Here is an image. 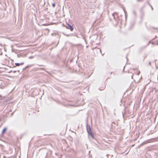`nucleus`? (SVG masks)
I'll use <instances>...</instances> for the list:
<instances>
[{
	"label": "nucleus",
	"instance_id": "f3484780",
	"mask_svg": "<svg viewBox=\"0 0 158 158\" xmlns=\"http://www.w3.org/2000/svg\"><path fill=\"white\" fill-rule=\"evenodd\" d=\"M0 99L1 100L2 99V96H0Z\"/></svg>",
	"mask_w": 158,
	"mask_h": 158
},
{
	"label": "nucleus",
	"instance_id": "9d476101",
	"mask_svg": "<svg viewBox=\"0 0 158 158\" xmlns=\"http://www.w3.org/2000/svg\"><path fill=\"white\" fill-rule=\"evenodd\" d=\"M34 58L33 56H30L29 57V59H32V58Z\"/></svg>",
	"mask_w": 158,
	"mask_h": 158
},
{
	"label": "nucleus",
	"instance_id": "9b49d317",
	"mask_svg": "<svg viewBox=\"0 0 158 158\" xmlns=\"http://www.w3.org/2000/svg\"><path fill=\"white\" fill-rule=\"evenodd\" d=\"M133 14L134 15H136V12L135 11H133Z\"/></svg>",
	"mask_w": 158,
	"mask_h": 158
},
{
	"label": "nucleus",
	"instance_id": "5701e85b",
	"mask_svg": "<svg viewBox=\"0 0 158 158\" xmlns=\"http://www.w3.org/2000/svg\"><path fill=\"white\" fill-rule=\"evenodd\" d=\"M151 43V41H149V43Z\"/></svg>",
	"mask_w": 158,
	"mask_h": 158
},
{
	"label": "nucleus",
	"instance_id": "f03ea898",
	"mask_svg": "<svg viewBox=\"0 0 158 158\" xmlns=\"http://www.w3.org/2000/svg\"><path fill=\"white\" fill-rule=\"evenodd\" d=\"M112 17L114 18V20L116 21V24H117L119 20V17L117 12L113 13L112 15Z\"/></svg>",
	"mask_w": 158,
	"mask_h": 158
},
{
	"label": "nucleus",
	"instance_id": "0eeeda50",
	"mask_svg": "<svg viewBox=\"0 0 158 158\" xmlns=\"http://www.w3.org/2000/svg\"><path fill=\"white\" fill-rule=\"evenodd\" d=\"M124 13L125 14V16L126 19L127 18V15H126V12L124 10Z\"/></svg>",
	"mask_w": 158,
	"mask_h": 158
},
{
	"label": "nucleus",
	"instance_id": "6ab92c4d",
	"mask_svg": "<svg viewBox=\"0 0 158 158\" xmlns=\"http://www.w3.org/2000/svg\"><path fill=\"white\" fill-rule=\"evenodd\" d=\"M14 114V112H13L12 113L11 115H12Z\"/></svg>",
	"mask_w": 158,
	"mask_h": 158
},
{
	"label": "nucleus",
	"instance_id": "6e6552de",
	"mask_svg": "<svg viewBox=\"0 0 158 158\" xmlns=\"http://www.w3.org/2000/svg\"><path fill=\"white\" fill-rule=\"evenodd\" d=\"M52 6L53 7H55V4L54 3H52Z\"/></svg>",
	"mask_w": 158,
	"mask_h": 158
},
{
	"label": "nucleus",
	"instance_id": "20e7f679",
	"mask_svg": "<svg viewBox=\"0 0 158 158\" xmlns=\"http://www.w3.org/2000/svg\"><path fill=\"white\" fill-rule=\"evenodd\" d=\"M149 142V140H146L142 142L139 146V147H141L144 144H147Z\"/></svg>",
	"mask_w": 158,
	"mask_h": 158
},
{
	"label": "nucleus",
	"instance_id": "4be33fe9",
	"mask_svg": "<svg viewBox=\"0 0 158 158\" xmlns=\"http://www.w3.org/2000/svg\"><path fill=\"white\" fill-rule=\"evenodd\" d=\"M149 65H151V63H150V62H149Z\"/></svg>",
	"mask_w": 158,
	"mask_h": 158
},
{
	"label": "nucleus",
	"instance_id": "39448f33",
	"mask_svg": "<svg viewBox=\"0 0 158 158\" xmlns=\"http://www.w3.org/2000/svg\"><path fill=\"white\" fill-rule=\"evenodd\" d=\"M7 129V128L6 127H5L3 129L2 131V134H3L6 131V130Z\"/></svg>",
	"mask_w": 158,
	"mask_h": 158
},
{
	"label": "nucleus",
	"instance_id": "393cba45",
	"mask_svg": "<svg viewBox=\"0 0 158 158\" xmlns=\"http://www.w3.org/2000/svg\"><path fill=\"white\" fill-rule=\"evenodd\" d=\"M124 68H125V67H124ZM123 70H124V69H123ZM123 71H124V70H123Z\"/></svg>",
	"mask_w": 158,
	"mask_h": 158
},
{
	"label": "nucleus",
	"instance_id": "1a4fd4ad",
	"mask_svg": "<svg viewBox=\"0 0 158 158\" xmlns=\"http://www.w3.org/2000/svg\"><path fill=\"white\" fill-rule=\"evenodd\" d=\"M17 56L18 57H19L22 56V54H18Z\"/></svg>",
	"mask_w": 158,
	"mask_h": 158
},
{
	"label": "nucleus",
	"instance_id": "412c9836",
	"mask_svg": "<svg viewBox=\"0 0 158 158\" xmlns=\"http://www.w3.org/2000/svg\"><path fill=\"white\" fill-rule=\"evenodd\" d=\"M152 44H155V43H154L152 42Z\"/></svg>",
	"mask_w": 158,
	"mask_h": 158
},
{
	"label": "nucleus",
	"instance_id": "4468645a",
	"mask_svg": "<svg viewBox=\"0 0 158 158\" xmlns=\"http://www.w3.org/2000/svg\"><path fill=\"white\" fill-rule=\"evenodd\" d=\"M98 49L99 50V51H100V52L101 53V50L100 49H99V48H98Z\"/></svg>",
	"mask_w": 158,
	"mask_h": 158
},
{
	"label": "nucleus",
	"instance_id": "b1692460",
	"mask_svg": "<svg viewBox=\"0 0 158 158\" xmlns=\"http://www.w3.org/2000/svg\"><path fill=\"white\" fill-rule=\"evenodd\" d=\"M131 78H133V76H131Z\"/></svg>",
	"mask_w": 158,
	"mask_h": 158
},
{
	"label": "nucleus",
	"instance_id": "f8f14e48",
	"mask_svg": "<svg viewBox=\"0 0 158 158\" xmlns=\"http://www.w3.org/2000/svg\"><path fill=\"white\" fill-rule=\"evenodd\" d=\"M30 66H26L24 69H27V68H28V67H29Z\"/></svg>",
	"mask_w": 158,
	"mask_h": 158
},
{
	"label": "nucleus",
	"instance_id": "423d86ee",
	"mask_svg": "<svg viewBox=\"0 0 158 158\" xmlns=\"http://www.w3.org/2000/svg\"><path fill=\"white\" fill-rule=\"evenodd\" d=\"M24 64V63L23 62H22V63H15V65L16 66H20V65H23Z\"/></svg>",
	"mask_w": 158,
	"mask_h": 158
},
{
	"label": "nucleus",
	"instance_id": "dca6fc26",
	"mask_svg": "<svg viewBox=\"0 0 158 158\" xmlns=\"http://www.w3.org/2000/svg\"><path fill=\"white\" fill-rule=\"evenodd\" d=\"M150 6L151 7V8H152V10H153V8L152 7L151 5H150Z\"/></svg>",
	"mask_w": 158,
	"mask_h": 158
},
{
	"label": "nucleus",
	"instance_id": "7ed1b4c3",
	"mask_svg": "<svg viewBox=\"0 0 158 158\" xmlns=\"http://www.w3.org/2000/svg\"><path fill=\"white\" fill-rule=\"evenodd\" d=\"M66 27L67 28L69 29L71 31H73V27L69 24H67V26H66Z\"/></svg>",
	"mask_w": 158,
	"mask_h": 158
},
{
	"label": "nucleus",
	"instance_id": "aec40b11",
	"mask_svg": "<svg viewBox=\"0 0 158 158\" xmlns=\"http://www.w3.org/2000/svg\"><path fill=\"white\" fill-rule=\"evenodd\" d=\"M126 58H127V60L128 61V59H127V56H126Z\"/></svg>",
	"mask_w": 158,
	"mask_h": 158
},
{
	"label": "nucleus",
	"instance_id": "f257e3e1",
	"mask_svg": "<svg viewBox=\"0 0 158 158\" xmlns=\"http://www.w3.org/2000/svg\"><path fill=\"white\" fill-rule=\"evenodd\" d=\"M86 128L87 132L88 133V134L89 135H90L91 136L92 138L94 139V136L92 133L90 125H89L88 124H87L86 126Z\"/></svg>",
	"mask_w": 158,
	"mask_h": 158
},
{
	"label": "nucleus",
	"instance_id": "a878e982",
	"mask_svg": "<svg viewBox=\"0 0 158 158\" xmlns=\"http://www.w3.org/2000/svg\"><path fill=\"white\" fill-rule=\"evenodd\" d=\"M16 71H14V72H15Z\"/></svg>",
	"mask_w": 158,
	"mask_h": 158
},
{
	"label": "nucleus",
	"instance_id": "ddd939ff",
	"mask_svg": "<svg viewBox=\"0 0 158 158\" xmlns=\"http://www.w3.org/2000/svg\"><path fill=\"white\" fill-rule=\"evenodd\" d=\"M143 1V0H137V2H139V1L142 2Z\"/></svg>",
	"mask_w": 158,
	"mask_h": 158
},
{
	"label": "nucleus",
	"instance_id": "2eb2a0df",
	"mask_svg": "<svg viewBox=\"0 0 158 158\" xmlns=\"http://www.w3.org/2000/svg\"><path fill=\"white\" fill-rule=\"evenodd\" d=\"M104 89V88H103V89H99L100 90H103Z\"/></svg>",
	"mask_w": 158,
	"mask_h": 158
},
{
	"label": "nucleus",
	"instance_id": "a211bd4d",
	"mask_svg": "<svg viewBox=\"0 0 158 158\" xmlns=\"http://www.w3.org/2000/svg\"><path fill=\"white\" fill-rule=\"evenodd\" d=\"M66 35V36H69V35Z\"/></svg>",
	"mask_w": 158,
	"mask_h": 158
}]
</instances>
